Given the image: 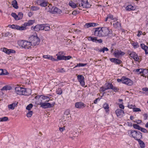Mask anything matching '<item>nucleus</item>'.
I'll list each match as a JSON object with an SVG mask.
<instances>
[{
    "label": "nucleus",
    "instance_id": "nucleus-1",
    "mask_svg": "<svg viewBox=\"0 0 148 148\" xmlns=\"http://www.w3.org/2000/svg\"><path fill=\"white\" fill-rule=\"evenodd\" d=\"M94 35L99 37H104L109 36L112 34V32L108 27H103L95 28Z\"/></svg>",
    "mask_w": 148,
    "mask_h": 148
},
{
    "label": "nucleus",
    "instance_id": "nucleus-2",
    "mask_svg": "<svg viewBox=\"0 0 148 148\" xmlns=\"http://www.w3.org/2000/svg\"><path fill=\"white\" fill-rule=\"evenodd\" d=\"M75 3L72 1L69 3V5L73 8L76 7H82L83 8H89L91 5L89 3L87 0H76Z\"/></svg>",
    "mask_w": 148,
    "mask_h": 148
},
{
    "label": "nucleus",
    "instance_id": "nucleus-3",
    "mask_svg": "<svg viewBox=\"0 0 148 148\" xmlns=\"http://www.w3.org/2000/svg\"><path fill=\"white\" fill-rule=\"evenodd\" d=\"M15 91L18 94L25 95H29L31 93V90L29 89H26L19 86L15 88Z\"/></svg>",
    "mask_w": 148,
    "mask_h": 148
},
{
    "label": "nucleus",
    "instance_id": "nucleus-4",
    "mask_svg": "<svg viewBox=\"0 0 148 148\" xmlns=\"http://www.w3.org/2000/svg\"><path fill=\"white\" fill-rule=\"evenodd\" d=\"M29 40L33 47L38 45L40 42V39L37 36H31L29 37Z\"/></svg>",
    "mask_w": 148,
    "mask_h": 148
},
{
    "label": "nucleus",
    "instance_id": "nucleus-5",
    "mask_svg": "<svg viewBox=\"0 0 148 148\" xmlns=\"http://www.w3.org/2000/svg\"><path fill=\"white\" fill-rule=\"evenodd\" d=\"M46 9L48 12L52 14H60L62 12L60 9L56 7H52L51 5H49Z\"/></svg>",
    "mask_w": 148,
    "mask_h": 148
},
{
    "label": "nucleus",
    "instance_id": "nucleus-6",
    "mask_svg": "<svg viewBox=\"0 0 148 148\" xmlns=\"http://www.w3.org/2000/svg\"><path fill=\"white\" fill-rule=\"evenodd\" d=\"M35 99L36 100V101H39L43 102H49V101H52L53 98L51 97H48L44 96L43 95L41 96H36L34 97Z\"/></svg>",
    "mask_w": 148,
    "mask_h": 148
},
{
    "label": "nucleus",
    "instance_id": "nucleus-7",
    "mask_svg": "<svg viewBox=\"0 0 148 148\" xmlns=\"http://www.w3.org/2000/svg\"><path fill=\"white\" fill-rule=\"evenodd\" d=\"M18 43L19 46L27 49L31 48L32 46L30 41L20 40L18 41Z\"/></svg>",
    "mask_w": 148,
    "mask_h": 148
},
{
    "label": "nucleus",
    "instance_id": "nucleus-8",
    "mask_svg": "<svg viewBox=\"0 0 148 148\" xmlns=\"http://www.w3.org/2000/svg\"><path fill=\"white\" fill-rule=\"evenodd\" d=\"M130 133L131 136L135 139L138 140V139H140L142 137V133L139 131L130 130Z\"/></svg>",
    "mask_w": 148,
    "mask_h": 148
},
{
    "label": "nucleus",
    "instance_id": "nucleus-9",
    "mask_svg": "<svg viewBox=\"0 0 148 148\" xmlns=\"http://www.w3.org/2000/svg\"><path fill=\"white\" fill-rule=\"evenodd\" d=\"M38 104L40 105L41 107L43 108H46L53 107L55 104V103L51 104L49 102H40Z\"/></svg>",
    "mask_w": 148,
    "mask_h": 148
},
{
    "label": "nucleus",
    "instance_id": "nucleus-10",
    "mask_svg": "<svg viewBox=\"0 0 148 148\" xmlns=\"http://www.w3.org/2000/svg\"><path fill=\"white\" fill-rule=\"evenodd\" d=\"M71 119V116H63V118L62 119V124L64 125H66L69 124V123L70 122V120Z\"/></svg>",
    "mask_w": 148,
    "mask_h": 148
},
{
    "label": "nucleus",
    "instance_id": "nucleus-11",
    "mask_svg": "<svg viewBox=\"0 0 148 148\" xmlns=\"http://www.w3.org/2000/svg\"><path fill=\"white\" fill-rule=\"evenodd\" d=\"M71 58V56H65L64 55L58 56H57V59H55V60H54V61H58V60H69Z\"/></svg>",
    "mask_w": 148,
    "mask_h": 148
},
{
    "label": "nucleus",
    "instance_id": "nucleus-12",
    "mask_svg": "<svg viewBox=\"0 0 148 148\" xmlns=\"http://www.w3.org/2000/svg\"><path fill=\"white\" fill-rule=\"evenodd\" d=\"M123 83L127 85L130 86L133 84V82L130 79L125 77H123Z\"/></svg>",
    "mask_w": 148,
    "mask_h": 148
},
{
    "label": "nucleus",
    "instance_id": "nucleus-13",
    "mask_svg": "<svg viewBox=\"0 0 148 148\" xmlns=\"http://www.w3.org/2000/svg\"><path fill=\"white\" fill-rule=\"evenodd\" d=\"M113 54L116 57L119 58L120 56H123L125 53L121 50H116L115 51Z\"/></svg>",
    "mask_w": 148,
    "mask_h": 148
},
{
    "label": "nucleus",
    "instance_id": "nucleus-14",
    "mask_svg": "<svg viewBox=\"0 0 148 148\" xmlns=\"http://www.w3.org/2000/svg\"><path fill=\"white\" fill-rule=\"evenodd\" d=\"M38 5L42 7H45L47 6L48 3L44 0H38L36 2Z\"/></svg>",
    "mask_w": 148,
    "mask_h": 148
},
{
    "label": "nucleus",
    "instance_id": "nucleus-15",
    "mask_svg": "<svg viewBox=\"0 0 148 148\" xmlns=\"http://www.w3.org/2000/svg\"><path fill=\"white\" fill-rule=\"evenodd\" d=\"M42 24L37 25L35 26H32L31 28L32 30L36 32H38L40 30H42Z\"/></svg>",
    "mask_w": 148,
    "mask_h": 148
},
{
    "label": "nucleus",
    "instance_id": "nucleus-16",
    "mask_svg": "<svg viewBox=\"0 0 148 148\" xmlns=\"http://www.w3.org/2000/svg\"><path fill=\"white\" fill-rule=\"evenodd\" d=\"M3 51L8 54H10L11 53H14L15 51L12 49H8L5 48H3Z\"/></svg>",
    "mask_w": 148,
    "mask_h": 148
},
{
    "label": "nucleus",
    "instance_id": "nucleus-17",
    "mask_svg": "<svg viewBox=\"0 0 148 148\" xmlns=\"http://www.w3.org/2000/svg\"><path fill=\"white\" fill-rule=\"evenodd\" d=\"M98 25V24L94 23H86L84 25V27L85 28H88L91 27L97 26Z\"/></svg>",
    "mask_w": 148,
    "mask_h": 148
},
{
    "label": "nucleus",
    "instance_id": "nucleus-18",
    "mask_svg": "<svg viewBox=\"0 0 148 148\" xmlns=\"http://www.w3.org/2000/svg\"><path fill=\"white\" fill-rule=\"evenodd\" d=\"M13 29L23 30L26 29L25 27L23 26H19L16 25H13Z\"/></svg>",
    "mask_w": 148,
    "mask_h": 148
},
{
    "label": "nucleus",
    "instance_id": "nucleus-19",
    "mask_svg": "<svg viewBox=\"0 0 148 148\" xmlns=\"http://www.w3.org/2000/svg\"><path fill=\"white\" fill-rule=\"evenodd\" d=\"M76 108H83L85 107V105L83 102H76L75 104Z\"/></svg>",
    "mask_w": 148,
    "mask_h": 148
},
{
    "label": "nucleus",
    "instance_id": "nucleus-20",
    "mask_svg": "<svg viewBox=\"0 0 148 148\" xmlns=\"http://www.w3.org/2000/svg\"><path fill=\"white\" fill-rule=\"evenodd\" d=\"M18 102H13L8 106V107L9 109L14 110L15 107H16Z\"/></svg>",
    "mask_w": 148,
    "mask_h": 148
},
{
    "label": "nucleus",
    "instance_id": "nucleus-21",
    "mask_svg": "<svg viewBox=\"0 0 148 148\" xmlns=\"http://www.w3.org/2000/svg\"><path fill=\"white\" fill-rule=\"evenodd\" d=\"M115 113L117 116H118L123 114L124 112L123 110L118 109L116 110Z\"/></svg>",
    "mask_w": 148,
    "mask_h": 148
},
{
    "label": "nucleus",
    "instance_id": "nucleus-22",
    "mask_svg": "<svg viewBox=\"0 0 148 148\" xmlns=\"http://www.w3.org/2000/svg\"><path fill=\"white\" fill-rule=\"evenodd\" d=\"M42 30L49 31L50 29V27L47 24H42Z\"/></svg>",
    "mask_w": 148,
    "mask_h": 148
},
{
    "label": "nucleus",
    "instance_id": "nucleus-23",
    "mask_svg": "<svg viewBox=\"0 0 148 148\" xmlns=\"http://www.w3.org/2000/svg\"><path fill=\"white\" fill-rule=\"evenodd\" d=\"M140 47L142 49L144 50L146 54H148V47L143 44H140Z\"/></svg>",
    "mask_w": 148,
    "mask_h": 148
},
{
    "label": "nucleus",
    "instance_id": "nucleus-24",
    "mask_svg": "<svg viewBox=\"0 0 148 148\" xmlns=\"http://www.w3.org/2000/svg\"><path fill=\"white\" fill-rule=\"evenodd\" d=\"M43 57L45 58H47L49 60H51L52 61L56 60H55V59L53 58L52 56L49 55H44L43 56Z\"/></svg>",
    "mask_w": 148,
    "mask_h": 148
},
{
    "label": "nucleus",
    "instance_id": "nucleus-25",
    "mask_svg": "<svg viewBox=\"0 0 148 148\" xmlns=\"http://www.w3.org/2000/svg\"><path fill=\"white\" fill-rule=\"evenodd\" d=\"M35 21L34 20H29L27 22L25 23H24V25L26 26L30 25L34 23H35Z\"/></svg>",
    "mask_w": 148,
    "mask_h": 148
},
{
    "label": "nucleus",
    "instance_id": "nucleus-26",
    "mask_svg": "<svg viewBox=\"0 0 148 148\" xmlns=\"http://www.w3.org/2000/svg\"><path fill=\"white\" fill-rule=\"evenodd\" d=\"M12 6L15 9H17L18 8V7L17 5V2L16 0H13L12 1Z\"/></svg>",
    "mask_w": 148,
    "mask_h": 148
},
{
    "label": "nucleus",
    "instance_id": "nucleus-27",
    "mask_svg": "<svg viewBox=\"0 0 148 148\" xmlns=\"http://www.w3.org/2000/svg\"><path fill=\"white\" fill-rule=\"evenodd\" d=\"M137 141H138L139 144L141 148H143L145 147V143L143 141L141 140L140 139H138Z\"/></svg>",
    "mask_w": 148,
    "mask_h": 148
},
{
    "label": "nucleus",
    "instance_id": "nucleus-28",
    "mask_svg": "<svg viewBox=\"0 0 148 148\" xmlns=\"http://www.w3.org/2000/svg\"><path fill=\"white\" fill-rule=\"evenodd\" d=\"M135 9V7L131 5H128L126 8V10L129 11L134 10Z\"/></svg>",
    "mask_w": 148,
    "mask_h": 148
},
{
    "label": "nucleus",
    "instance_id": "nucleus-29",
    "mask_svg": "<svg viewBox=\"0 0 148 148\" xmlns=\"http://www.w3.org/2000/svg\"><path fill=\"white\" fill-rule=\"evenodd\" d=\"M97 37L90 36L88 38V40L89 41H91L93 42H97Z\"/></svg>",
    "mask_w": 148,
    "mask_h": 148
},
{
    "label": "nucleus",
    "instance_id": "nucleus-30",
    "mask_svg": "<svg viewBox=\"0 0 148 148\" xmlns=\"http://www.w3.org/2000/svg\"><path fill=\"white\" fill-rule=\"evenodd\" d=\"M148 73V70L146 69H143L142 74L141 75L142 76L146 77Z\"/></svg>",
    "mask_w": 148,
    "mask_h": 148
},
{
    "label": "nucleus",
    "instance_id": "nucleus-31",
    "mask_svg": "<svg viewBox=\"0 0 148 148\" xmlns=\"http://www.w3.org/2000/svg\"><path fill=\"white\" fill-rule=\"evenodd\" d=\"M77 79L79 82L84 81V77L82 75H79L77 76Z\"/></svg>",
    "mask_w": 148,
    "mask_h": 148
},
{
    "label": "nucleus",
    "instance_id": "nucleus-32",
    "mask_svg": "<svg viewBox=\"0 0 148 148\" xmlns=\"http://www.w3.org/2000/svg\"><path fill=\"white\" fill-rule=\"evenodd\" d=\"M103 108H104L106 111H108L109 110V106L108 104L105 103L103 105Z\"/></svg>",
    "mask_w": 148,
    "mask_h": 148
},
{
    "label": "nucleus",
    "instance_id": "nucleus-33",
    "mask_svg": "<svg viewBox=\"0 0 148 148\" xmlns=\"http://www.w3.org/2000/svg\"><path fill=\"white\" fill-rule=\"evenodd\" d=\"M105 87H106L107 90L111 89L112 88L113 85L112 84L110 83H108L105 84Z\"/></svg>",
    "mask_w": 148,
    "mask_h": 148
},
{
    "label": "nucleus",
    "instance_id": "nucleus-34",
    "mask_svg": "<svg viewBox=\"0 0 148 148\" xmlns=\"http://www.w3.org/2000/svg\"><path fill=\"white\" fill-rule=\"evenodd\" d=\"M64 116H71L70 114V110L69 109L66 110L64 112Z\"/></svg>",
    "mask_w": 148,
    "mask_h": 148
},
{
    "label": "nucleus",
    "instance_id": "nucleus-35",
    "mask_svg": "<svg viewBox=\"0 0 148 148\" xmlns=\"http://www.w3.org/2000/svg\"><path fill=\"white\" fill-rule=\"evenodd\" d=\"M120 23L118 21L116 22L115 23H113V26L115 28H117L120 26Z\"/></svg>",
    "mask_w": 148,
    "mask_h": 148
},
{
    "label": "nucleus",
    "instance_id": "nucleus-36",
    "mask_svg": "<svg viewBox=\"0 0 148 148\" xmlns=\"http://www.w3.org/2000/svg\"><path fill=\"white\" fill-rule=\"evenodd\" d=\"M12 16L15 19L18 20L20 19L19 18H18V16L15 13L13 12L11 14Z\"/></svg>",
    "mask_w": 148,
    "mask_h": 148
},
{
    "label": "nucleus",
    "instance_id": "nucleus-37",
    "mask_svg": "<svg viewBox=\"0 0 148 148\" xmlns=\"http://www.w3.org/2000/svg\"><path fill=\"white\" fill-rule=\"evenodd\" d=\"M132 45L133 46L134 48H136L139 47L138 44L137 42H133L132 43Z\"/></svg>",
    "mask_w": 148,
    "mask_h": 148
},
{
    "label": "nucleus",
    "instance_id": "nucleus-38",
    "mask_svg": "<svg viewBox=\"0 0 148 148\" xmlns=\"http://www.w3.org/2000/svg\"><path fill=\"white\" fill-rule=\"evenodd\" d=\"M8 120V118L7 117H4L0 118V122L6 121Z\"/></svg>",
    "mask_w": 148,
    "mask_h": 148
},
{
    "label": "nucleus",
    "instance_id": "nucleus-39",
    "mask_svg": "<svg viewBox=\"0 0 148 148\" xmlns=\"http://www.w3.org/2000/svg\"><path fill=\"white\" fill-rule=\"evenodd\" d=\"M109 20L110 19V20H114V21H117V19L116 18H113V16L111 14H109L108 15Z\"/></svg>",
    "mask_w": 148,
    "mask_h": 148
},
{
    "label": "nucleus",
    "instance_id": "nucleus-40",
    "mask_svg": "<svg viewBox=\"0 0 148 148\" xmlns=\"http://www.w3.org/2000/svg\"><path fill=\"white\" fill-rule=\"evenodd\" d=\"M133 126L134 128L139 130H140L141 127L136 124H134L133 125Z\"/></svg>",
    "mask_w": 148,
    "mask_h": 148
},
{
    "label": "nucleus",
    "instance_id": "nucleus-41",
    "mask_svg": "<svg viewBox=\"0 0 148 148\" xmlns=\"http://www.w3.org/2000/svg\"><path fill=\"white\" fill-rule=\"evenodd\" d=\"M33 105L32 104L30 103L26 107V109L28 110H30L32 108Z\"/></svg>",
    "mask_w": 148,
    "mask_h": 148
},
{
    "label": "nucleus",
    "instance_id": "nucleus-42",
    "mask_svg": "<svg viewBox=\"0 0 148 148\" xmlns=\"http://www.w3.org/2000/svg\"><path fill=\"white\" fill-rule=\"evenodd\" d=\"M11 89V88L8 86H4L1 89L2 90H10Z\"/></svg>",
    "mask_w": 148,
    "mask_h": 148
},
{
    "label": "nucleus",
    "instance_id": "nucleus-43",
    "mask_svg": "<svg viewBox=\"0 0 148 148\" xmlns=\"http://www.w3.org/2000/svg\"><path fill=\"white\" fill-rule=\"evenodd\" d=\"M33 112L32 111H29L27 114V116L28 117H31L32 115Z\"/></svg>",
    "mask_w": 148,
    "mask_h": 148
},
{
    "label": "nucleus",
    "instance_id": "nucleus-44",
    "mask_svg": "<svg viewBox=\"0 0 148 148\" xmlns=\"http://www.w3.org/2000/svg\"><path fill=\"white\" fill-rule=\"evenodd\" d=\"M56 92L57 94L60 95L62 93V90L61 88H58L56 90Z\"/></svg>",
    "mask_w": 148,
    "mask_h": 148
},
{
    "label": "nucleus",
    "instance_id": "nucleus-45",
    "mask_svg": "<svg viewBox=\"0 0 148 148\" xmlns=\"http://www.w3.org/2000/svg\"><path fill=\"white\" fill-rule=\"evenodd\" d=\"M136 54V53L134 52H132L131 53H130L129 56L130 57L133 58L135 56Z\"/></svg>",
    "mask_w": 148,
    "mask_h": 148
},
{
    "label": "nucleus",
    "instance_id": "nucleus-46",
    "mask_svg": "<svg viewBox=\"0 0 148 148\" xmlns=\"http://www.w3.org/2000/svg\"><path fill=\"white\" fill-rule=\"evenodd\" d=\"M65 70L64 68H62L61 69H58V72L63 73L65 72Z\"/></svg>",
    "mask_w": 148,
    "mask_h": 148
},
{
    "label": "nucleus",
    "instance_id": "nucleus-47",
    "mask_svg": "<svg viewBox=\"0 0 148 148\" xmlns=\"http://www.w3.org/2000/svg\"><path fill=\"white\" fill-rule=\"evenodd\" d=\"M140 130L142 132H143L144 133H147L148 132V131L145 128H142L141 127Z\"/></svg>",
    "mask_w": 148,
    "mask_h": 148
},
{
    "label": "nucleus",
    "instance_id": "nucleus-48",
    "mask_svg": "<svg viewBox=\"0 0 148 148\" xmlns=\"http://www.w3.org/2000/svg\"><path fill=\"white\" fill-rule=\"evenodd\" d=\"M65 55V54L64 53V52L63 51H60L56 55L57 56H62L63 55Z\"/></svg>",
    "mask_w": 148,
    "mask_h": 148
},
{
    "label": "nucleus",
    "instance_id": "nucleus-49",
    "mask_svg": "<svg viewBox=\"0 0 148 148\" xmlns=\"http://www.w3.org/2000/svg\"><path fill=\"white\" fill-rule=\"evenodd\" d=\"M121 61L118 59H116L115 63L116 64H119L121 63Z\"/></svg>",
    "mask_w": 148,
    "mask_h": 148
},
{
    "label": "nucleus",
    "instance_id": "nucleus-50",
    "mask_svg": "<svg viewBox=\"0 0 148 148\" xmlns=\"http://www.w3.org/2000/svg\"><path fill=\"white\" fill-rule=\"evenodd\" d=\"M39 9L37 7L34 6L32 7L31 10H32L33 11H35Z\"/></svg>",
    "mask_w": 148,
    "mask_h": 148
},
{
    "label": "nucleus",
    "instance_id": "nucleus-51",
    "mask_svg": "<svg viewBox=\"0 0 148 148\" xmlns=\"http://www.w3.org/2000/svg\"><path fill=\"white\" fill-rule=\"evenodd\" d=\"M133 58L134 60L136 61H138L139 59L138 56L137 54H136L135 56H134Z\"/></svg>",
    "mask_w": 148,
    "mask_h": 148
},
{
    "label": "nucleus",
    "instance_id": "nucleus-52",
    "mask_svg": "<svg viewBox=\"0 0 148 148\" xmlns=\"http://www.w3.org/2000/svg\"><path fill=\"white\" fill-rule=\"evenodd\" d=\"M141 111V110L139 108H134L133 109V111L134 112H137Z\"/></svg>",
    "mask_w": 148,
    "mask_h": 148
},
{
    "label": "nucleus",
    "instance_id": "nucleus-53",
    "mask_svg": "<svg viewBox=\"0 0 148 148\" xmlns=\"http://www.w3.org/2000/svg\"><path fill=\"white\" fill-rule=\"evenodd\" d=\"M71 32H73V33H74V32H76L77 33H79V32H81V31L79 30L76 29H72L71 30Z\"/></svg>",
    "mask_w": 148,
    "mask_h": 148
},
{
    "label": "nucleus",
    "instance_id": "nucleus-54",
    "mask_svg": "<svg viewBox=\"0 0 148 148\" xmlns=\"http://www.w3.org/2000/svg\"><path fill=\"white\" fill-rule=\"evenodd\" d=\"M106 90H107V89L105 87H101L100 89V91L101 92H103Z\"/></svg>",
    "mask_w": 148,
    "mask_h": 148
},
{
    "label": "nucleus",
    "instance_id": "nucleus-55",
    "mask_svg": "<svg viewBox=\"0 0 148 148\" xmlns=\"http://www.w3.org/2000/svg\"><path fill=\"white\" fill-rule=\"evenodd\" d=\"M129 108H132L133 109V108L135 107V105H133L132 104H129L128 106Z\"/></svg>",
    "mask_w": 148,
    "mask_h": 148
},
{
    "label": "nucleus",
    "instance_id": "nucleus-56",
    "mask_svg": "<svg viewBox=\"0 0 148 148\" xmlns=\"http://www.w3.org/2000/svg\"><path fill=\"white\" fill-rule=\"evenodd\" d=\"M111 89H112L115 92H116L119 90V89L117 87H114L113 86L112 88Z\"/></svg>",
    "mask_w": 148,
    "mask_h": 148
},
{
    "label": "nucleus",
    "instance_id": "nucleus-57",
    "mask_svg": "<svg viewBox=\"0 0 148 148\" xmlns=\"http://www.w3.org/2000/svg\"><path fill=\"white\" fill-rule=\"evenodd\" d=\"M144 119L145 120L147 119L148 118V114H147L145 113L143 114Z\"/></svg>",
    "mask_w": 148,
    "mask_h": 148
},
{
    "label": "nucleus",
    "instance_id": "nucleus-58",
    "mask_svg": "<svg viewBox=\"0 0 148 148\" xmlns=\"http://www.w3.org/2000/svg\"><path fill=\"white\" fill-rule=\"evenodd\" d=\"M18 18H20V19L22 17L23 14L22 12H19L18 14Z\"/></svg>",
    "mask_w": 148,
    "mask_h": 148
},
{
    "label": "nucleus",
    "instance_id": "nucleus-59",
    "mask_svg": "<svg viewBox=\"0 0 148 148\" xmlns=\"http://www.w3.org/2000/svg\"><path fill=\"white\" fill-rule=\"evenodd\" d=\"M86 65V64H83L82 63H79L78 64L79 67L84 66Z\"/></svg>",
    "mask_w": 148,
    "mask_h": 148
},
{
    "label": "nucleus",
    "instance_id": "nucleus-60",
    "mask_svg": "<svg viewBox=\"0 0 148 148\" xmlns=\"http://www.w3.org/2000/svg\"><path fill=\"white\" fill-rule=\"evenodd\" d=\"M3 75H6L8 74V72L6 70H3Z\"/></svg>",
    "mask_w": 148,
    "mask_h": 148
},
{
    "label": "nucleus",
    "instance_id": "nucleus-61",
    "mask_svg": "<svg viewBox=\"0 0 148 148\" xmlns=\"http://www.w3.org/2000/svg\"><path fill=\"white\" fill-rule=\"evenodd\" d=\"M119 107L120 108L122 109H124V107L123 105L120 104L119 105Z\"/></svg>",
    "mask_w": 148,
    "mask_h": 148
},
{
    "label": "nucleus",
    "instance_id": "nucleus-62",
    "mask_svg": "<svg viewBox=\"0 0 148 148\" xmlns=\"http://www.w3.org/2000/svg\"><path fill=\"white\" fill-rule=\"evenodd\" d=\"M123 77H122L121 79H117V81L118 82H122V83H123Z\"/></svg>",
    "mask_w": 148,
    "mask_h": 148
},
{
    "label": "nucleus",
    "instance_id": "nucleus-63",
    "mask_svg": "<svg viewBox=\"0 0 148 148\" xmlns=\"http://www.w3.org/2000/svg\"><path fill=\"white\" fill-rule=\"evenodd\" d=\"M116 58H112L110 59V60L111 62H114L115 63V61L116 60Z\"/></svg>",
    "mask_w": 148,
    "mask_h": 148
},
{
    "label": "nucleus",
    "instance_id": "nucleus-64",
    "mask_svg": "<svg viewBox=\"0 0 148 148\" xmlns=\"http://www.w3.org/2000/svg\"><path fill=\"white\" fill-rule=\"evenodd\" d=\"M64 127H60L59 128V130L61 132H62L64 130Z\"/></svg>",
    "mask_w": 148,
    "mask_h": 148
}]
</instances>
